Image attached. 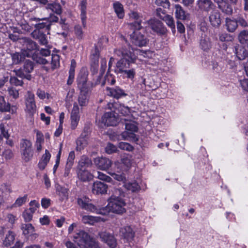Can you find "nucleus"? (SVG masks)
<instances>
[{
	"instance_id": "35",
	"label": "nucleus",
	"mask_w": 248,
	"mask_h": 248,
	"mask_svg": "<svg viewBox=\"0 0 248 248\" xmlns=\"http://www.w3.org/2000/svg\"><path fill=\"white\" fill-rule=\"evenodd\" d=\"M46 10H50L52 12L60 15L62 13V8L61 5L59 3H50L47 4L46 7Z\"/></svg>"
},
{
	"instance_id": "12",
	"label": "nucleus",
	"mask_w": 248,
	"mask_h": 248,
	"mask_svg": "<svg viewBox=\"0 0 248 248\" xmlns=\"http://www.w3.org/2000/svg\"><path fill=\"white\" fill-rule=\"evenodd\" d=\"M101 240L106 243L110 248H115L117 246V241L114 235L107 232H101L98 233Z\"/></svg>"
},
{
	"instance_id": "23",
	"label": "nucleus",
	"mask_w": 248,
	"mask_h": 248,
	"mask_svg": "<svg viewBox=\"0 0 248 248\" xmlns=\"http://www.w3.org/2000/svg\"><path fill=\"white\" fill-rule=\"evenodd\" d=\"M107 89L108 92V95L117 99L125 96L127 95L124 90L118 87L115 88H107Z\"/></svg>"
},
{
	"instance_id": "30",
	"label": "nucleus",
	"mask_w": 248,
	"mask_h": 248,
	"mask_svg": "<svg viewBox=\"0 0 248 248\" xmlns=\"http://www.w3.org/2000/svg\"><path fill=\"white\" fill-rule=\"evenodd\" d=\"M225 27L229 32H233L238 27V25L236 20L226 18L225 19Z\"/></svg>"
},
{
	"instance_id": "42",
	"label": "nucleus",
	"mask_w": 248,
	"mask_h": 248,
	"mask_svg": "<svg viewBox=\"0 0 248 248\" xmlns=\"http://www.w3.org/2000/svg\"><path fill=\"white\" fill-rule=\"evenodd\" d=\"M124 186L128 190L132 192H136L140 189V186L135 181L132 182H127L124 184Z\"/></svg>"
},
{
	"instance_id": "49",
	"label": "nucleus",
	"mask_w": 248,
	"mask_h": 248,
	"mask_svg": "<svg viewBox=\"0 0 248 248\" xmlns=\"http://www.w3.org/2000/svg\"><path fill=\"white\" fill-rule=\"evenodd\" d=\"M118 147L123 150L127 151H132L133 150V147L128 143L124 142H121L118 144Z\"/></svg>"
},
{
	"instance_id": "58",
	"label": "nucleus",
	"mask_w": 248,
	"mask_h": 248,
	"mask_svg": "<svg viewBox=\"0 0 248 248\" xmlns=\"http://www.w3.org/2000/svg\"><path fill=\"white\" fill-rule=\"evenodd\" d=\"M22 216L26 222L30 221L32 218V214L31 212L26 209L22 214Z\"/></svg>"
},
{
	"instance_id": "10",
	"label": "nucleus",
	"mask_w": 248,
	"mask_h": 248,
	"mask_svg": "<svg viewBox=\"0 0 248 248\" xmlns=\"http://www.w3.org/2000/svg\"><path fill=\"white\" fill-rule=\"evenodd\" d=\"M134 30V31L130 35L131 42L140 47L145 46L148 43L146 37L139 31L140 30Z\"/></svg>"
},
{
	"instance_id": "26",
	"label": "nucleus",
	"mask_w": 248,
	"mask_h": 248,
	"mask_svg": "<svg viewBox=\"0 0 248 248\" xmlns=\"http://www.w3.org/2000/svg\"><path fill=\"white\" fill-rule=\"evenodd\" d=\"M87 0H82L79 5L81 11L80 18L82 21V26L84 28L86 27Z\"/></svg>"
},
{
	"instance_id": "32",
	"label": "nucleus",
	"mask_w": 248,
	"mask_h": 248,
	"mask_svg": "<svg viewBox=\"0 0 248 248\" xmlns=\"http://www.w3.org/2000/svg\"><path fill=\"white\" fill-rule=\"evenodd\" d=\"M79 179L83 182L88 181L93 178L92 174L86 170L80 169L78 172Z\"/></svg>"
},
{
	"instance_id": "3",
	"label": "nucleus",
	"mask_w": 248,
	"mask_h": 248,
	"mask_svg": "<svg viewBox=\"0 0 248 248\" xmlns=\"http://www.w3.org/2000/svg\"><path fill=\"white\" fill-rule=\"evenodd\" d=\"M124 196V192L120 189L115 188L112 194L108 200V203L105 208L108 209V214L110 211L112 213L121 214L126 212V203L123 199Z\"/></svg>"
},
{
	"instance_id": "61",
	"label": "nucleus",
	"mask_w": 248,
	"mask_h": 248,
	"mask_svg": "<svg viewBox=\"0 0 248 248\" xmlns=\"http://www.w3.org/2000/svg\"><path fill=\"white\" fill-rule=\"evenodd\" d=\"M237 24L239 25L243 28H246L248 27V23L243 17H239L236 19Z\"/></svg>"
},
{
	"instance_id": "62",
	"label": "nucleus",
	"mask_w": 248,
	"mask_h": 248,
	"mask_svg": "<svg viewBox=\"0 0 248 248\" xmlns=\"http://www.w3.org/2000/svg\"><path fill=\"white\" fill-rule=\"evenodd\" d=\"M167 15L165 10L162 8H158L156 9V15L160 19H163Z\"/></svg>"
},
{
	"instance_id": "50",
	"label": "nucleus",
	"mask_w": 248,
	"mask_h": 248,
	"mask_svg": "<svg viewBox=\"0 0 248 248\" xmlns=\"http://www.w3.org/2000/svg\"><path fill=\"white\" fill-rule=\"evenodd\" d=\"M27 197V195H25L23 197L18 198L12 207H19L21 206L26 202Z\"/></svg>"
},
{
	"instance_id": "21",
	"label": "nucleus",
	"mask_w": 248,
	"mask_h": 248,
	"mask_svg": "<svg viewBox=\"0 0 248 248\" xmlns=\"http://www.w3.org/2000/svg\"><path fill=\"white\" fill-rule=\"evenodd\" d=\"M75 159V153L74 151H71L69 153L66 163L63 176L67 177L69 176L71 168L74 164V161Z\"/></svg>"
},
{
	"instance_id": "54",
	"label": "nucleus",
	"mask_w": 248,
	"mask_h": 248,
	"mask_svg": "<svg viewBox=\"0 0 248 248\" xmlns=\"http://www.w3.org/2000/svg\"><path fill=\"white\" fill-rule=\"evenodd\" d=\"M8 93L10 96L16 99L19 97L18 91L14 87H9L8 89Z\"/></svg>"
},
{
	"instance_id": "41",
	"label": "nucleus",
	"mask_w": 248,
	"mask_h": 248,
	"mask_svg": "<svg viewBox=\"0 0 248 248\" xmlns=\"http://www.w3.org/2000/svg\"><path fill=\"white\" fill-rule=\"evenodd\" d=\"M10 104L5 101L3 96L0 95V111L10 112Z\"/></svg>"
},
{
	"instance_id": "28",
	"label": "nucleus",
	"mask_w": 248,
	"mask_h": 248,
	"mask_svg": "<svg viewBox=\"0 0 248 248\" xmlns=\"http://www.w3.org/2000/svg\"><path fill=\"white\" fill-rule=\"evenodd\" d=\"M22 231V234L25 236L35 235L36 237L37 234L34 233V228L31 224H22L20 227Z\"/></svg>"
},
{
	"instance_id": "24",
	"label": "nucleus",
	"mask_w": 248,
	"mask_h": 248,
	"mask_svg": "<svg viewBox=\"0 0 248 248\" xmlns=\"http://www.w3.org/2000/svg\"><path fill=\"white\" fill-rule=\"evenodd\" d=\"M235 53L239 60H244L248 56V51L246 48L239 45L235 46Z\"/></svg>"
},
{
	"instance_id": "63",
	"label": "nucleus",
	"mask_w": 248,
	"mask_h": 248,
	"mask_svg": "<svg viewBox=\"0 0 248 248\" xmlns=\"http://www.w3.org/2000/svg\"><path fill=\"white\" fill-rule=\"evenodd\" d=\"M39 43L43 45H46L48 43L47 37L44 34H41L38 36Z\"/></svg>"
},
{
	"instance_id": "39",
	"label": "nucleus",
	"mask_w": 248,
	"mask_h": 248,
	"mask_svg": "<svg viewBox=\"0 0 248 248\" xmlns=\"http://www.w3.org/2000/svg\"><path fill=\"white\" fill-rule=\"evenodd\" d=\"M113 8L118 17L123 18L124 15L123 5L119 2H116L113 3Z\"/></svg>"
},
{
	"instance_id": "37",
	"label": "nucleus",
	"mask_w": 248,
	"mask_h": 248,
	"mask_svg": "<svg viewBox=\"0 0 248 248\" xmlns=\"http://www.w3.org/2000/svg\"><path fill=\"white\" fill-rule=\"evenodd\" d=\"M31 19L32 20L35 21L36 22H40L42 20H47L49 21V24H51V25L52 23H57L59 21V17L57 16L54 15L53 13H50L48 17L43 18L34 17L31 18Z\"/></svg>"
},
{
	"instance_id": "46",
	"label": "nucleus",
	"mask_w": 248,
	"mask_h": 248,
	"mask_svg": "<svg viewBox=\"0 0 248 248\" xmlns=\"http://www.w3.org/2000/svg\"><path fill=\"white\" fill-rule=\"evenodd\" d=\"M51 68L54 69L59 66L60 65V57L58 55H52L51 57Z\"/></svg>"
},
{
	"instance_id": "2",
	"label": "nucleus",
	"mask_w": 248,
	"mask_h": 248,
	"mask_svg": "<svg viewBox=\"0 0 248 248\" xmlns=\"http://www.w3.org/2000/svg\"><path fill=\"white\" fill-rule=\"evenodd\" d=\"M88 72L83 69L78 75L77 82L78 88L80 91L78 101L81 107L87 105L89 93L91 91L89 84H88Z\"/></svg>"
},
{
	"instance_id": "56",
	"label": "nucleus",
	"mask_w": 248,
	"mask_h": 248,
	"mask_svg": "<svg viewBox=\"0 0 248 248\" xmlns=\"http://www.w3.org/2000/svg\"><path fill=\"white\" fill-rule=\"evenodd\" d=\"M10 82L11 84L18 86H22L23 84V82L22 80L18 79L16 77H12L10 79Z\"/></svg>"
},
{
	"instance_id": "38",
	"label": "nucleus",
	"mask_w": 248,
	"mask_h": 248,
	"mask_svg": "<svg viewBox=\"0 0 248 248\" xmlns=\"http://www.w3.org/2000/svg\"><path fill=\"white\" fill-rule=\"evenodd\" d=\"M238 39L241 44L248 47V31H242L238 34Z\"/></svg>"
},
{
	"instance_id": "29",
	"label": "nucleus",
	"mask_w": 248,
	"mask_h": 248,
	"mask_svg": "<svg viewBox=\"0 0 248 248\" xmlns=\"http://www.w3.org/2000/svg\"><path fill=\"white\" fill-rule=\"evenodd\" d=\"M120 233L127 240L132 239L134 236V232L130 226H125L121 228Z\"/></svg>"
},
{
	"instance_id": "11",
	"label": "nucleus",
	"mask_w": 248,
	"mask_h": 248,
	"mask_svg": "<svg viewBox=\"0 0 248 248\" xmlns=\"http://www.w3.org/2000/svg\"><path fill=\"white\" fill-rule=\"evenodd\" d=\"M91 237L88 233L84 231H79L74 236V240L80 248H85L87 246Z\"/></svg>"
},
{
	"instance_id": "17",
	"label": "nucleus",
	"mask_w": 248,
	"mask_h": 248,
	"mask_svg": "<svg viewBox=\"0 0 248 248\" xmlns=\"http://www.w3.org/2000/svg\"><path fill=\"white\" fill-rule=\"evenodd\" d=\"M209 21L211 25L215 27H218L221 24L220 14L216 9H214L209 16Z\"/></svg>"
},
{
	"instance_id": "7",
	"label": "nucleus",
	"mask_w": 248,
	"mask_h": 248,
	"mask_svg": "<svg viewBox=\"0 0 248 248\" xmlns=\"http://www.w3.org/2000/svg\"><path fill=\"white\" fill-rule=\"evenodd\" d=\"M12 192L11 187L5 184L0 187V207H8L9 204L12 202V198L10 194Z\"/></svg>"
},
{
	"instance_id": "5",
	"label": "nucleus",
	"mask_w": 248,
	"mask_h": 248,
	"mask_svg": "<svg viewBox=\"0 0 248 248\" xmlns=\"http://www.w3.org/2000/svg\"><path fill=\"white\" fill-rule=\"evenodd\" d=\"M78 203L82 209L88 211L102 215L108 214V209L107 208L97 209L90 202L89 199L86 197L78 198Z\"/></svg>"
},
{
	"instance_id": "45",
	"label": "nucleus",
	"mask_w": 248,
	"mask_h": 248,
	"mask_svg": "<svg viewBox=\"0 0 248 248\" xmlns=\"http://www.w3.org/2000/svg\"><path fill=\"white\" fill-rule=\"evenodd\" d=\"M162 20L165 21L168 26L173 31H175L174 21L172 16L167 15Z\"/></svg>"
},
{
	"instance_id": "33",
	"label": "nucleus",
	"mask_w": 248,
	"mask_h": 248,
	"mask_svg": "<svg viewBox=\"0 0 248 248\" xmlns=\"http://www.w3.org/2000/svg\"><path fill=\"white\" fill-rule=\"evenodd\" d=\"M200 46L204 51H207L211 48L212 43L208 36L206 35L202 36L200 41Z\"/></svg>"
},
{
	"instance_id": "60",
	"label": "nucleus",
	"mask_w": 248,
	"mask_h": 248,
	"mask_svg": "<svg viewBox=\"0 0 248 248\" xmlns=\"http://www.w3.org/2000/svg\"><path fill=\"white\" fill-rule=\"evenodd\" d=\"M155 4L158 6H162L164 8H169L170 2L168 0H156Z\"/></svg>"
},
{
	"instance_id": "1",
	"label": "nucleus",
	"mask_w": 248,
	"mask_h": 248,
	"mask_svg": "<svg viewBox=\"0 0 248 248\" xmlns=\"http://www.w3.org/2000/svg\"><path fill=\"white\" fill-rule=\"evenodd\" d=\"M114 54L122 58L116 63V72L120 74L127 69L130 68V65L135 63L137 55H140L146 57V52L136 49L135 50L129 45L123 46L121 48L114 49Z\"/></svg>"
},
{
	"instance_id": "25",
	"label": "nucleus",
	"mask_w": 248,
	"mask_h": 248,
	"mask_svg": "<svg viewBox=\"0 0 248 248\" xmlns=\"http://www.w3.org/2000/svg\"><path fill=\"white\" fill-rule=\"evenodd\" d=\"M15 237V233L12 231H8L3 239V245L7 247L10 246L14 243Z\"/></svg>"
},
{
	"instance_id": "34",
	"label": "nucleus",
	"mask_w": 248,
	"mask_h": 248,
	"mask_svg": "<svg viewBox=\"0 0 248 248\" xmlns=\"http://www.w3.org/2000/svg\"><path fill=\"white\" fill-rule=\"evenodd\" d=\"M56 193L60 197L61 200L67 199L68 196V190L65 187L58 185L56 187Z\"/></svg>"
},
{
	"instance_id": "22",
	"label": "nucleus",
	"mask_w": 248,
	"mask_h": 248,
	"mask_svg": "<svg viewBox=\"0 0 248 248\" xmlns=\"http://www.w3.org/2000/svg\"><path fill=\"white\" fill-rule=\"evenodd\" d=\"M106 219L100 217H94L92 216H83L82 218V221L85 224H89L93 225L95 223L105 222Z\"/></svg>"
},
{
	"instance_id": "4",
	"label": "nucleus",
	"mask_w": 248,
	"mask_h": 248,
	"mask_svg": "<svg viewBox=\"0 0 248 248\" xmlns=\"http://www.w3.org/2000/svg\"><path fill=\"white\" fill-rule=\"evenodd\" d=\"M125 130L123 132L121 136L122 140H127L129 141H136L137 138L135 134L138 131V128L137 123L132 121H128L125 120Z\"/></svg>"
},
{
	"instance_id": "57",
	"label": "nucleus",
	"mask_w": 248,
	"mask_h": 248,
	"mask_svg": "<svg viewBox=\"0 0 248 248\" xmlns=\"http://www.w3.org/2000/svg\"><path fill=\"white\" fill-rule=\"evenodd\" d=\"M36 29L40 30L46 28L47 30H49L51 27V24H46L45 22H39L36 24L34 26Z\"/></svg>"
},
{
	"instance_id": "31",
	"label": "nucleus",
	"mask_w": 248,
	"mask_h": 248,
	"mask_svg": "<svg viewBox=\"0 0 248 248\" xmlns=\"http://www.w3.org/2000/svg\"><path fill=\"white\" fill-rule=\"evenodd\" d=\"M88 144V138H86L85 134H81L77 141V150L81 151Z\"/></svg>"
},
{
	"instance_id": "51",
	"label": "nucleus",
	"mask_w": 248,
	"mask_h": 248,
	"mask_svg": "<svg viewBox=\"0 0 248 248\" xmlns=\"http://www.w3.org/2000/svg\"><path fill=\"white\" fill-rule=\"evenodd\" d=\"M105 151L108 154L116 153L118 151L117 147L111 143H108L105 148Z\"/></svg>"
},
{
	"instance_id": "20",
	"label": "nucleus",
	"mask_w": 248,
	"mask_h": 248,
	"mask_svg": "<svg viewBox=\"0 0 248 248\" xmlns=\"http://www.w3.org/2000/svg\"><path fill=\"white\" fill-rule=\"evenodd\" d=\"M199 7L202 10L208 12L215 9V5L211 0H198Z\"/></svg>"
},
{
	"instance_id": "48",
	"label": "nucleus",
	"mask_w": 248,
	"mask_h": 248,
	"mask_svg": "<svg viewBox=\"0 0 248 248\" xmlns=\"http://www.w3.org/2000/svg\"><path fill=\"white\" fill-rule=\"evenodd\" d=\"M218 8L221 10L222 12L228 15H231L232 12V9L231 5L225 1L224 3H223V5H221V7Z\"/></svg>"
},
{
	"instance_id": "47",
	"label": "nucleus",
	"mask_w": 248,
	"mask_h": 248,
	"mask_svg": "<svg viewBox=\"0 0 248 248\" xmlns=\"http://www.w3.org/2000/svg\"><path fill=\"white\" fill-rule=\"evenodd\" d=\"M115 82L116 80L114 77L112 75L108 72L105 77V80H103L102 82V86H104L107 82L109 83L110 85H113L115 84Z\"/></svg>"
},
{
	"instance_id": "40",
	"label": "nucleus",
	"mask_w": 248,
	"mask_h": 248,
	"mask_svg": "<svg viewBox=\"0 0 248 248\" xmlns=\"http://www.w3.org/2000/svg\"><path fill=\"white\" fill-rule=\"evenodd\" d=\"M93 58L92 59H94L93 63L91 65V71L93 73H96L98 70V59H99V54L98 52L95 49V54L93 55Z\"/></svg>"
},
{
	"instance_id": "9",
	"label": "nucleus",
	"mask_w": 248,
	"mask_h": 248,
	"mask_svg": "<svg viewBox=\"0 0 248 248\" xmlns=\"http://www.w3.org/2000/svg\"><path fill=\"white\" fill-rule=\"evenodd\" d=\"M33 69V64L30 60H26L24 65L23 69H19L15 71L16 75L22 78H26L31 80V76L29 73H31Z\"/></svg>"
},
{
	"instance_id": "64",
	"label": "nucleus",
	"mask_w": 248,
	"mask_h": 248,
	"mask_svg": "<svg viewBox=\"0 0 248 248\" xmlns=\"http://www.w3.org/2000/svg\"><path fill=\"white\" fill-rule=\"evenodd\" d=\"M75 32L78 38L81 39L83 35V31L81 27L79 25H76L75 27Z\"/></svg>"
},
{
	"instance_id": "15",
	"label": "nucleus",
	"mask_w": 248,
	"mask_h": 248,
	"mask_svg": "<svg viewBox=\"0 0 248 248\" xmlns=\"http://www.w3.org/2000/svg\"><path fill=\"white\" fill-rule=\"evenodd\" d=\"M94 162L98 169L103 170H108L112 163L110 159L106 157H97Z\"/></svg>"
},
{
	"instance_id": "6",
	"label": "nucleus",
	"mask_w": 248,
	"mask_h": 248,
	"mask_svg": "<svg viewBox=\"0 0 248 248\" xmlns=\"http://www.w3.org/2000/svg\"><path fill=\"white\" fill-rule=\"evenodd\" d=\"M22 158L25 161H29L33 156L32 143L27 139H22L20 142Z\"/></svg>"
},
{
	"instance_id": "8",
	"label": "nucleus",
	"mask_w": 248,
	"mask_h": 248,
	"mask_svg": "<svg viewBox=\"0 0 248 248\" xmlns=\"http://www.w3.org/2000/svg\"><path fill=\"white\" fill-rule=\"evenodd\" d=\"M26 105L25 111L30 115L32 116L36 111V105L35 101L34 94L31 91H28L25 96Z\"/></svg>"
},
{
	"instance_id": "53",
	"label": "nucleus",
	"mask_w": 248,
	"mask_h": 248,
	"mask_svg": "<svg viewBox=\"0 0 248 248\" xmlns=\"http://www.w3.org/2000/svg\"><path fill=\"white\" fill-rule=\"evenodd\" d=\"M118 110L124 116L128 115L130 114V109L128 107L124 105H120L118 108Z\"/></svg>"
},
{
	"instance_id": "59",
	"label": "nucleus",
	"mask_w": 248,
	"mask_h": 248,
	"mask_svg": "<svg viewBox=\"0 0 248 248\" xmlns=\"http://www.w3.org/2000/svg\"><path fill=\"white\" fill-rule=\"evenodd\" d=\"M79 119L80 116H71V128L72 129H74L77 126Z\"/></svg>"
},
{
	"instance_id": "19",
	"label": "nucleus",
	"mask_w": 248,
	"mask_h": 248,
	"mask_svg": "<svg viewBox=\"0 0 248 248\" xmlns=\"http://www.w3.org/2000/svg\"><path fill=\"white\" fill-rule=\"evenodd\" d=\"M108 186L103 183L96 181L93 184L92 191L93 193L104 194L107 192Z\"/></svg>"
},
{
	"instance_id": "16",
	"label": "nucleus",
	"mask_w": 248,
	"mask_h": 248,
	"mask_svg": "<svg viewBox=\"0 0 248 248\" xmlns=\"http://www.w3.org/2000/svg\"><path fill=\"white\" fill-rule=\"evenodd\" d=\"M149 24L153 30L159 34H164L166 30L162 23L157 20L151 19L148 21Z\"/></svg>"
},
{
	"instance_id": "27",
	"label": "nucleus",
	"mask_w": 248,
	"mask_h": 248,
	"mask_svg": "<svg viewBox=\"0 0 248 248\" xmlns=\"http://www.w3.org/2000/svg\"><path fill=\"white\" fill-rule=\"evenodd\" d=\"M23 40H24L23 45L25 46V48L21 50L29 52L31 54V56L32 55V51L36 48V44L31 39L28 38H23Z\"/></svg>"
},
{
	"instance_id": "44",
	"label": "nucleus",
	"mask_w": 248,
	"mask_h": 248,
	"mask_svg": "<svg viewBox=\"0 0 248 248\" xmlns=\"http://www.w3.org/2000/svg\"><path fill=\"white\" fill-rule=\"evenodd\" d=\"M92 164L91 159L86 155H82L79 161L78 165L81 168L88 167Z\"/></svg>"
},
{
	"instance_id": "18",
	"label": "nucleus",
	"mask_w": 248,
	"mask_h": 248,
	"mask_svg": "<svg viewBox=\"0 0 248 248\" xmlns=\"http://www.w3.org/2000/svg\"><path fill=\"white\" fill-rule=\"evenodd\" d=\"M31 54L25 50H21V52H16L12 56L13 63L15 64L20 63L23 61L26 57H30Z\"/></svg>"
},
{
	"instance_id": "36",
	"label": "nucleus",
	"mask_w": 248,
	"mask_h": 248,
	"mask_svg": "<svg viewBox=\"0 0 248 248\" xmlns=\"http://www.w3.org/2000/svg\"><path fill=\"white\" fill-rule=\"evenodd\" d=\"M175 16L177 19L185 20L186 18V15L185 11L180 5H175Z\"/></svg>"
},
{
	"instance_id": "13",
	"label": "nucleus",
	"mask_w": 248,
	"mask_h": 248,
	"mask_svg": "<svg viewBox=\"0 0 248 248\" xmlns=\"http://www.w3.org/2000/svg\"><path fill=\"white\" fill-rule=\"evenodd\" d=\"M129 16L131 19L135 20L134 22L128 24L129 27L132 30H140L142 28V20L139 14L136 12L131 11L129 14Z\"/></svg>"
},
{
	"instance_id": "14",
	"label": "nucleus",
	"mask_w": 248,
	"mask_h": 248,
	"mask_svg": "<svg viewBox=\"0 0 248 248\" xmlns=\"http://www.w3.org/2000/svg\"><path fill=\"white\" fill-rule=\"evenodd\" d=\"M102 122L108 126H114L118 123V119L113 113L107 112L102 117Z\"/></svg>"
},
{
	"instance_id": "55",
	"label": "nucleus",
	"mask_w": 248,
	"mask_h": 248,
	"mask_svg": "<svg viewBox=\"0 0 248 248\" xmlns=\"http://www.w3.org/2000/svg\"><path fill=\"white\" fill-rule=\"evenodd\" d=\"M96 174L97 175L96 177L100 180L108 182H109L111 180V178L110 177L100 171H97Z\"/></svg>"
},
{
	"instance_id": "43",
	"label": "nucleus",
	"mask_w": 248,
	"mask_h": 248,
	"mask_svg": "<svg viewBox=\"0 0 248 248\" xmlns=\"http://www.w3.org/2000/svg\"><path fill=\"white\" fill-rule=\"evenodd\" d=\"M121 74L125 78L133 80L136 75L135 69L130 67L124 71H122Z\"/></svg>"
},
{
	"instance_id": "52",
	"label": "nucleus",
	"mask_w": 248,
	"mask_h": 248,
	"mask_svg": "<svg viewBox=\"0 0 248 248\" xmlns=\"http://www.w3.org/2000/svg\"><path fill=\"white\" fill-rule=\"evenodd\" d=\"M219 40L222 42L232 41L233 40L232 36L227 33L221 34L219 37Z\"/></svg>"
}]
</instances>
